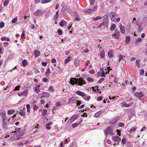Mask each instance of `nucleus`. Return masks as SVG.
Returning a JSON list of instances; mask_svg holds the SVG:
<instances>
[{
	"label": "nucleus",
	"mask_w": 147,
	"mask_h": 147,
	"mask_svg": "<svg viewBox=\"0 0 147 147\" xmlns=\"http://www.w3.org/2000/svg\"><path fill=\"white\" fill-rule=\"evenodd\" d=\"M97 8V7L95 6L92 9H86L83 10V11L87 14H89L95 11Z\"/></svg>",
	"instance_id": "obj_1"
},
{
	"label": "nucleus",
	"mask_w": 147,
	"mask_h": 147,
	"mask_svg": "<svg viewBox=\"0 0 147 147\" xmlns=\"http://www.w3.org/2000/svg\"><path fill=\"white\" fill-rule=\"evenodd\" d=\"M104 132L106 135H107L108 133L110 135L112 134L113 133L112 129L110 126L108 127L106 129H104Z\"/></svg>",
	"instance_id": "obj_2"
},
{
	"label": "nucleus",
	"mask_w": 147,
	"mask_h": 147,
	"mask_svg": "<svg viewBox=\"0 0 147 147\" xmlns=\"http://www.w3.org/2000/svg\"><path fill=\"white\" fill-rule=\"evenodd\" d=\"M49 94L47 92H43L38 95L39 98L40 99L44 97H49Z\"/></svg>",
	"instance_id": "obj_3"
},
{
	"label": "nucleus",
	"mask_w": 147,
	"mask_h": 147,
	"mask_svg": "<svg viewBox=\"0 0 147 147\" xmlns=\"http://www.w3.org/2000/svg\"><path fill=\"white\" fill-rule=\"evenodd\" d=\"M117 14L116 13L111 12L110 13V18L111 21L113 22H115L116 21L115 17L117 16Z\"/></svg>",
	"instance_id": "obj_4"
},
{
	"label": "nucleus",
	"mask_w": 147,
	"mask_h": 147,
	"mask_svg": "<svg viewBox=\"0 0 147 147\" xmlns=\"http://www.w3.org/2000/svg\"><path fill=\"white\" fill-rule=\"evenodd\" d=\"M14 132L19 136H22L24 133V131L22 130L21 128H19L17 131H14Z\"/></svg>",
	"instance_id": "obj_5"
},
{
	"label": "nucleus",
	"mask_w": 147,
	"mask_h": 147,
	"mask_svg": "<svg viewBox=\"0 0 147 147\" xmlns=\"http://www.w3.org/2000/svg\"><path fill=\"white\" fill-rule=\"evenodd\" d=\"M78 115H75L72 116L68 120V122L69 123L73 122L74 120L78 118Z\"/></svg>",
	"instance_id": "obj_6"
},
{
	"label": "nucleus",
	"mask_w": 147,
	"mask_h": 147,
	"mask_svg": "<svg viewBox=\"0 0 147 147\" xmlns=\"http://www.w3.org/2000/svg\"><path fill=\"white\" fill-rule=\"evenodd\" d=\"M134 95L138 98L142 97L144 96L143 92H137L134 93Z\"/></svg>",
	"instance_id": "obj_7"
},
{
	"label": "nucleus",
	"mask_w": 147,
	"mask_h": 147,
	"mask_svg": "<svg viewBox=\"0 0 147 147\" xmlns=\"http://www.w3.org/2000/svg\"><path fill=\"white\" fill-rule=\"evenodd\" d=\"M112 139L115 142H117L118 141V143H119V141H121V139L118 136H114Z\"/></svg>",
	"instance_id": "obj_8"
},
{
	"label": "nucleus",
	"mask_w": 147,
	"mask_h": 147,
	"mask_svg": "<svg viewBox=\"0 0 147 147\" xmlns=\"http://www.w3.org/2000/svg\"><path fill=\"white\" fill-rule=\"evenodd\" d=\"M119 27L121 32L123 34H124L125 32V27L121 24L120 25Z\"/></svg>",
	"instance_id": "obj_9"
},
{
	"label": "nucleus",
	"mask_w": 147,
	"mask_h": 147,
	"mask_svg": "<svg viewBox=\"0 0 147 147\" xmlns=\"http://www.w3.org/2000/svg\"><path fill=\"white\" fill-rule=\"evenodd\" d=\"M76 94L82 97L86 95V94L85 93L80 91H77L76 92Z\"/></svg>",
	"instance_id": "obj_10"
},
{
	"label": "nucleus",
	"mask_w": 147,
	"mask_h": 147,
	"mask_svg": "<svg viewBox=\"0 0 147 147\" xmlns=\"http://www.w3.org/2000/svg\"><path fill=\"white\" fill-rule=\"evenodd\" d=\"M42 10H38L34 13V14L36 16H40L42 14Z\"/></svg>",
	"instance_id": "obj_11"
},
{
	"label": "nucleus",
	"mask_w": 147,
	"mask_h": 147,
	"mask_svg": "<svg viewBox=\"0 0 147 147\" xmlns=\"http://www.w3.org/2000/svg\"><path fill=\"white\" fill-rule=\"evenodd\" d=\"M28 91L27 90H26L24 91L23 92H20L18 94V95L19 96H21L22 95H24V96H26L27 94Z\"/></svg>",
	"instance_id": "obj_12"
},
{
	"label": "nucleus",
	"mask_w": 147,
	"mask_h": 147,
	"mask_svg": "<svg viewBox=\"0 0 147 147\" xmlns=\"http://www.w3.org/2000/svg\"><path fill=\"white\" fill-rule=\"evenodd\" d=\"M8 125V124L7 123L5 122V121H4V122L2 121V126L3 128L7 129Z\"/></svg>",
	"instance_id": "obj_13"
},
{
	"label": "nucleus",
	"mask_w": 147,
	"mask_h": 147,
	"mask_svg": "<svg viewBox=\"0 0 147 147\" xmlns=\"http://www.w3.org/2000/svg\"><path fill=\"white\" fill-rule=\"evenodd\" d=\"M34 55L36 57H38L40 55V52L39 51H37V50H34Z\"/></svg>",
	"instance_id": "obj_14"
},
{
	"label": "nucleus",
	"mask_w": 147,
	"mask_h": 147,
	"mask_svg": "<svg viewBox=\"0 0 147 147\" xmlns=\"http://www.w3.org/2000/svg\"><path fill=\"white\" fill-rule=\"evenodd\" d=\"M75 98L74 97H71V98H69V99L68 101V103H74L75 102Z\"/></svg>",
	"instance_id": "obj_15"
},
{
	"label": "nucleus",
	"mask_w": 147,
	"mask_h": 147,
	"mask_svg": "<svg viewBox=\"0 0 147 147\" xmlns=\"http://www.w3.org/2000/svg\"><path fill=\"white\" fill-rule=\"evenodd\" d=\"M80 63V60L78 59H76L74 62V64L76 67L78 66Z\"/></svg>",
	"instance_id": "obj_16"
},
{
	"label": "nucleus",
	"mask_w": 147,
	"mask_h": 147,
	"mask_svg": "<svg viewBox=\"0 0 147 147\" xmlns=\"http://www.w3.org/2000/svg\"><path fill=\"white\" fill-rule=\"evenodd\" d=\"M52 125V123L49 122L46 124V127L47 129L49 130L51 129V127L50 126V125Z\"/></svg>",
	"instance_id": "obj_17"
},
{
	"label": "nucleus",
	"mask_w": 147,
	"mask_h": 147,
	"mask_svg": "<svg viewBox=\"0 0 147 147\" xmlns=\"http://www.w3.org/2000/svg\"><path fill=\"white\" fill-rule=\"evenodd\" d=\"M0 115L1 117V119L2 120V121H5V118L6 117L5 115L3 113H1L0 114Z\"/></svg>",
	"instance_id": "obj_18"
},
{
	"label": "nucleus",
	"mask_w": 147,
	"mask_h": 147,
	"mask_svg": "<svg viewBox=\"0 0 147 147\" xmlns=\"http://www.w3.org/2000/svg\"><path fill=\"white\" fill-rule=\"evenodd\" d=\"M121 105L124 107H129V105L126 103H125L124 102H123L121 103Z\"/></svg>",
	"instance_id": "obj_19"
},
{
	"label": "nucleus",
	"mask_w": 147,
	"mask_h": 147,
	"mask_svg": "<svg viewBox=\"0 0 147 147\" xmlns=\"http://www.w3.org/2000/svg\"><path fill=\"white\" fill-rule=\"evenodd\" d=\"M84 84H86V83L85 80H83V81H79L78 85L81 86L83 85Z\"/></svg>",
	"instance_id": "obj_20"
},
{
	"label": "nucleus",
	"mask_w": 147,
	"mask_h": 147,
	"mask_svg": "<svg viewBox=\"0 0 147 147\" xmlns=\"http://www.w3.org/2000/svg\"><path fill=\"white\" fill-rule=\"evenodd\" d=\"M66 23V22L65 21L62 20L59 23V24L61 26L63 27L64 26V24Z\"/></svg>",
	"instance_id": "obj_21"
},
{
	"label": "nucleus",
	"mask_w": 147,
	"mask_h": 147,
	"mask_svg": "<svg viewBox=\"0 0 147 147\" xmlns=\"http://www.w3.org/2000/svg\"><path fill=\"white\" fill-rule=\"evenodd\" d=\"M113 53V52L112 50H110L108 51V54L110 57L112 58L113 57V55L112 54Z\"/></svg>",
	"instance_id": "obj_22"
},
{
	"label": "nucleus",
	"mask_w": 147,
	"mask_h": 147,
	"mask_svg": "<svg viewBox=\"0 0 147 147\" xmlns=\"http://www.w3.org/2000/svg\"><path fill=\"white\" fill-rule=\"evenodd\" d=\"M101 114V111H99L95 113L94 115V117H98Z\"/></svg>",
	"instance_id": "obj_23"
},
{
	"label": "nucleus",
	"mask_w": 147,
	"mask_h": 147,
	"mask_svg": "<svg viewBox=\"0 0 147 147\" xmlns=\"http://www.w3.org/2000/svg\"><path fill=\"white\" fill-rule=\"evenodd\" d=\"M75 78H72L70 79V82L71 84L73 85H74V84H75Z\"/></svg>",
	"instance_id": "obj_24"
},
{
	"label": "nucleus",
	"mask_w": 147,
	"mask_h": 147,
	"mask_svg": "<svg viewBox=\"0 0 147 147\" xmlns=\"http://www.w3.org/2000/svg\"><path fill=\"white\" fill-rule=\"evenodd\" d=\"M105 51L104 50H102L101 51L100 53V57L101 58H103L105 56Z\"/></svg>",
	"instance_id": "obj_25"
},
{
	"label": "nucleus",
	"mask_w": 147,
	"mask_h": 147,
	"mask_svg": "<svg viewBox=\"0 0 147 147\" xmlns=\"http://www.w3.org/2000/svg\"><path fill=\"white\" fill-rule=\"evenodd\" d=\"M130 38L129 36H127L125 37V42L126 43H128L130 41Z\"/></svg>",
	"instance_id": "obj_26"
},
{
	"label": "nucleus",
	"mask_w": 147,
	"mask_h": 147,
	"mask_svg": "<svg viewBox=\"0 0 147 147\" xmlns=\"http://www.w3.org/2000/svg\"><path fill=\"white\" fill-rule=\"evenodd\" d=\"M83 98L84 99V100H89L90 98V96H88L86 94L84 96H83Z\"/></svg>",
	"instance_id": "obj_27"
},
{
	"label": "nucleus",
	"mask_w": 147,
	"mask_h": 147,
	"mask_svg": "<svg viewBox=\"0 0 147 147\" xmlns=\"http://www.w3.org/2000/svg\"><path fill=\"white\" fill-rule=\"evenodd\" d=\"M15 111L13 110H9L7 111V114L8 115H11L15 112Z\"/></svg>",
	"instance_id": "obj_28"
},
{
	"label": "nucleus",
	"mask_w": 147,
	"mask_h": 147,
	"mask_svg": "<svg viewBox=\"0 0 147 147\" xmlns=\"http://www.w3.org/2000/svg\"><path fill=\"white\" fill-rule=\"evenodd\" d=\"M116 25L114 24H113L111 25V27L110 28V30L111 31H113L116 28Z\"/></svg>",
	"instance_id": "obj_29"
},
{
	"label": "nucleus",
	"mask_w": 147,
	"mask_h": 147,
	"mask_svg": "<svg viewBox=\"0 0 147 147\" xmlns=\"http://www.w3.org/2000/svg\"><path fill=\"white\" fill-rule=\"evenodd\" d=\"M47 114V110L46 109H44L42 110V115L43 116H45Z\"/></svg>",
	"instance_id": "obj_30"
},
{
	"label": "nucleus",
	"mask_w": 147,
	"mask_h": 147,
	"mask_svg": "<svg viewBox=\"0 0 147 147\" xmlns=\"http://www.w3.org/2000/svg\"><path fill=\"white\" fill-rule=\"evenodd\" d=\"M117 120L115 119L113 120L112 121H110L109 123L111 125H113L115 124L117 122Z\"/></svg>",
	"instance_id": "obj_31"
},
{
	"label": "nucleus",
	"mask_w": 147,
	"mask_h": 147,
	"mask_svg": "<svg viewBox=\"0 0 147 147\" xmlns=\"http://www.w3.org/2000/svg\"><path fill=\"white\" fill-rule=\"evenodd\" d=\"M22 64L23 67H25L27 64V62L25 60H24L22 62Z\"/></svg>",
	"instance_id": "obj_32"
},
{
	"label": "nucleus",
	"mask_w": 147,
	"mask_h": 147,
	"mask_svg": "<svg viewBox=\"0 0 147 147\" xmlns=\"http://www.w3.org/2000/svg\"><path fill=\"white\" fill-rule=\"evenodd\" d=\"M52 0H42L41 3H45L50 2Z\"/></svg>",
	"instance_id": "obj_33"
},
{
	"label": "nucleus",
	"mask_w": 147,
	"mask_h": 147,
	"mask_svg": "<svg viewBox=\"0 0 147 147\" xmlns=\"http://www.w3.org/2000/svg\"><path fill=\"white\" fill-rule=\"evenodd\" d=\"M112 36L114 37V38L116 39H119V36L117 35V34H115V33L113 34L112 35Z\"/></svg>",
	"instance_id": "obj_34"
},
{
	"label": "nucleus",
	"mask_w": 147,
	"mask_h": 147,
	"mask_svg": "<svg viewBox=\"0 0 147 147\" xmlns=\"http://www.w3.org/2000/svg\"><path fill=\"white\" fill-rule=\"evenodd\" d=\"M26 107L27 108V111L28 113H29L30 112V106L29 104H27L26 105Z\"/></svg>",
	"instance_id": "obj_35"
},
{
	"label": "nucleus",
	"mask_w": 147,
	"mask_h": 147,
	"mask_svg": "<svg viewBox=\"0 0 147 147\" xmlns=\"http://www.w3.org/2000/svg\"><path fill=\"white\" fill-rule=\"evenodd\" d=\"M136 65L138 67H140V60L139 59H137L136 61Z\"/></svg>",
	"instance_id": "obj_36"
},
{
	"label": "nucleus",
	"mask_w": 147,
	"mask_h": 147,
	"mask_svg": "<svg viewBox=\"0 0 147 147\" xmlns=\"http://www.w3.org/2000/svg\"><path fill=\"white\" fill-rule=\"evenodd\" d=\"M57 32H58V34L60 35H61L63 34L62 32L63 31L62 30H61L60 29H58L57 30Z\"/></svg>",
	"instance_id": "obj_37"
},
{
	"label": "nucleus",
	"mask_w": 147,
	"mask_h": 147,
	"mask_svg": "<svg viewBox=\"0 0 147 147\" xmlns=\"http://www.w3.org/2000/svg\"><path fill=\"white\" fill-rule=\"evenodd\" d=\"M70 61V57H68L67 59L65 60V63L67 64Z\"/></svg>",
	"instance_id": "obj_38"
},
{
	"label": "nucleus",
	"mask_w": 147,
	"mask_h": 147,
	"mask_svg": "<svg viewBox=\"0 0 147 147\" xmlns=\"http://www.w3.org/2000/svg\"><path fill=\"white\" fill-rule=\"evenodd\" d=\"M102 18L100 16H98L95 18H94L93 19V20L94 21H95L101 19H102Z\"/></svg>",
	"instance_id": "obj_39"
},
{
	"label": "nucleus",
	"mask_w": 147,
	"mask_h": 147,
	"mask_svg": "<svg viewBox=\"0 0 147 147\" xmlns=\"http://www.w3.org/2000/svg\"><path fill=\"white\" fill-rule=\"evenodd\" d=\"M114 33H115V34H117V35L118 36H119L120 32L117 29H116L115 30Z\"/></svg>",
	"instance_id": "obj_40"
},
{
	"label": "nucleus",
	"mask_w": 147,
	"mask_h": 147,
	"mask_svg": "<svg viewBox=\"0 0 147 147\" xmlns=\"http://www.w3.org/2000/svg\"><path fill=\"white\" fill-rule=\"evenodd\" d=\"M119 59V62H120L121 60L123 59V57H125V56H123V55H120L118 56Z\"/></svg>",
	"instance_id": "obj_41"
},
{
	"label": "nucleus",
	"mask_w": 147,
	"mask_h": 147,
	"mask_svg": "<svg viewBox=\"0 0 147 147\" xmlns=\"http://www.w3.org/2000/svg\"><path fill=\"white\" fill-rule=\"evenodd\" d=\"M87 80L89 82H92L93 81V79L90 77H88L87 78Z\"/></svg>",
	"instance_id": "obj_42"
},
{
	"label": "nucleus",
	"mask_w": 147,
	"mask_h": 147,
	"mask_svg": "<svg viewBox=\"0 0 147 147\" xmlns=\"http://www.w3.org/2000/svg\"><path fill=\"white\" fill-rule=\"evenodd\" d=\"M9 0H5V1L3 3V5L5 6H6L7 5L9 2Z\"/></svg>",
	"instance_id": "obj_43"
},
{
	"label": "nucleus",
	"mask_w": 147,
	"mask_h": 147,
	"mask_svg": "<svg viewBox=\"0 0 147 147\" xmlns=\"http://www.w3.org/2000/svg\"><path fill=\"white\" fill-rule=\"evenodd\" d=\"M78 124H79L78 123H74L72 124V126L73 128H75L79 125Z\"/></svg>",
	"instance_id": "obj_44"
},
{
	"label": "nucleus",
	"mask_w": 147,
	"mask_h": 147,
	"mask_svg": "<svg viewBox=\"0 0 147 147\" xmlns=\"http://www.w3.org/2000/svg\"><path fill=\"white\" fill-rule=\"evenodd\" d=\"M126 142V139L125 138H123L121 140V143L123 145L125 144Z\"/></svg>",
	"instance_id": "obj_45"
},
{
	"label": "nucleus",
	"mask_w": 147,
	"mask_h": 147,
	"mask_svg": "<svg viewBox=\"0 0 147 147\" xmlns=\"http://www.w3.org/2000/svg\"><path fill=\"white\" fill-rule=\"evenodd\" d=\"M19 114L20 115L22 116H23L25 115V113L23 111H20L19 112Z\"/></svg>",
	"instance_id": "obj_46"
},
{
	"label": "nucleus",
	"mask_w": 147,
	"mask_h": 147,
	"mask_svg": "<svg viewBox=\"0 0 147 147\" xmlns=\"http://www.w3.org/2000/svg\"><path fill=\"white\" fill-rule=\"evenodd\" d=\"M105 71L103 70L101 73V74L100 75V76L102 77H105Z\"/></svg>",
	"instance_id": "obj_47"
},
{
	"label": "nucleus",
	"mask_w": 147,
	"mask_h": 147,
	"mask_svg": "<svg viewBox=\"0 0 147 147\" xmlns=\"http://www.w3.org/2000/svg\"><path fill=\"white\" fill-rule=\"evenodd\" d=\"M140 71V75L141 76L142 75L144 74V71L143 69H141Z\"/></svg>",
	"instance_id": "obj_48"
},
{
	"label": "nucleus",
	"mask_w": 147,
	"mask_h": 147,
	"mask_svg": "<svg viewBox=\"0 0 147 147\" xmlns=\"http://www.w3.org/2000/svg\"><path fill=\"white\" fill-rule=\"evenodd\" d=\"M49 91H51V92H54V90H53V88L52 86H50L49 88Z\"/></svg>",
	"instance_id": "obj_49"
},
{
	"label": "nucleus",
	"mask_w": 147,
	"mask_h": 147,
	"mask_svg": "<svg viewBox=\"0 0 147 147\" xmlns=\"http://www.w3.org/2000/svg\"><path fill=\"white\" fill-rule=\"evenodd\" d=\"M38 108V106L36 104H34L33 106V109L34 111H35L36 109Z\"/></svg>",
	"instance_id": "obj_50"
},
{
	"label": "nucleus",
	"mask_w": 147,
	"mask_h": 147,
	"mask_svg": "<svg viewBox=\"0 0 147 147\" xmlns=\"http://www.w3.org/2000/svg\"><path fill=\"white\" fill-rule=\"evenodd\" d=\"M58 15H55L53 17V20L54 21H56L58 17Z\"/></svg>",
	"instance_id": "obj_51"
},
{
	"label": "nucleus",
	"mask_w": 147,
	"mask_h": 147,
	"mask_svg": "<svg viewBox=\"0 0 147 147\" xmlns=\"http://www.w3.org/2000/svg\"><path fill=\"white\" fill-rule=\"evenodd\" d=\"M118 125L119 127H122L124 125V124L123 123H119L118 124Z\"/></svg>",
	"instance_id": "obj_52"
},
{
	"label": "nucleus",
	"mask_w": 147,
	"mask_h": 147,
	"mask_svg": "<svg viewBox=\"0 0 147 147\" xmlns=\"http://www.w3.org/2000/svg\"><path fill=\"white\" fill-rule=\"evenodd\" d=\"M4 26V23L3 22H1L0 23V28H3Z\"/></svg>",
	"instance_id": "obj_53"
},
{
	"label": "nucleus",
	"mask_w": 147,
	"mask_h": 147,
	"mask_svg": "<svg viewBox=\"0 0 147 147\" xmlns=\"http://www.w3.org/2000/svg\"><path fill=\"white\" fill-rule=\"evenodd\" d=\"M104 80L105 79L104 78H101L99 80L98 82L99 83H101L102 81H104Z\"/></svg>",
	"instance_id": "obj_54"
},
{
	"label": "nucleus",
	"mask_w": 147,
	"mask_h": 147,
	"mask_svg": "<svg viewBox=\"0 0 147 147\" xmlns=\"http://www.w3.org/2000/svg\"><path fill=\"white\" fill-rule=\"evenodd\" d=\"M50 73V70L49 68H48L47 69V71L45 73L46 74H49Z\"/></svg>",
	"instance_id": "obj_55"
},
{
	"label": "nucleus",
	"mask_w": 147,
	"mask_h": 147,
	"mask_svg": "<svg viewBox=\"0 0 147 147\" xmlns=\"http://www.w3.org/2000/svg\"><path fill=\"white\" fill-rule=\"evenodd\" d=\"M75 84H77L78 83V81H79V80H78V78H75Z\"/></svg>",
	"instance_id": "obj_56"
},
{
	"label": "nucleus",
	"mask_w": 147,
	"mask_h": 147,
	"mask_svg": "<svg viewBox=\"0 0 147 147\" xmlns=\"http://www.w3.org/2000/svg\"><path fill=\"white\" fill-rule=\"evenodd\" d=\"M105 23L107 24L108 23L104 22L100 24V25L98 26V28L101 27L102 25H104Z\"/></svg>",
	"instance_id": "obj_57"
},
{
	"label": "nucleus",
	"mask_w": 147,
	"mask_h": 147,
	"mask_svg": "<svg viewBox=\"0 0 147 147\" xmlns=\"http://www.w3.org/2000/svg\"><path fill=\"white\" fill-rule=\"evenodd\" d=\"M142 40L141 38H138L135 42V43H137L138 42H140Z\"/></svg>",
	"instance_id": "obj_58"
},
{
	"label": "nucleus",
	"mask_w": 147,
	"mask_h": 147,
	"mask_svg": "<svg viewBox=\"0 0 147 147\" xmlns=\"http://www.w3.org/2000/svg\"><path fill=\"white\" fill-rule=\"evenodd\" d=\"M90 4L91 5H92L94 4L95 2V0H89Z\"/></svg>",
	"instance_id": "obj_59"
},
{
	"label": "nucleus",
	"mask_w": 147,
	"mask_h": 147,
	"mask_svg": "<svg viewBox=\"0 0 147 147\" xmlns=\"http://www.w3.org/2000/svg\"><path fill=\"white\" fill-rule=\"evenodd\" d=\"M20 86L19 85H18L16 87L14 90V91L18 90H19V88Z\"/></svg>",
	"instance_id": "obj_60"
},
{
	"label": "nucleus",
	"mask_w": 147,
	"mask_h": 147,
	"mask_svg": "<svg viewBox=\"0 0 147 147\" xmlns=\"http://www.w3.org/2000/svg\"><path fill=\"white\" fill-rule=\"evenodd\" d=\"M17 20V18H14L13 20H12V22L13 23H15L16 22V21Z\"/></svg>",
	"instance_id": "obj_61"
},
{
	"label": "nucleus",
	"mask_w": 147,
	"mask_h": 147,
	"mask_svg": "<svg viewBox=\"0 0 147 147\" xmlns=\"http://www.w3.org/2000/svg\"><path fill=\"white\" fill-rule=\"evenodd\" d=\"M42 81L43 82H47L48 81V79L45 78H44L42 79Z\"/></svg>",
	"instance_id": "obj_62"
},
{
	"label": "nucleus",
	"mask_w": 147,
	"mask_h": 147,
	"mask_svg": "<svg viewBox=\"0 0 147 147\" xmlns=\"http://www.w3.org/2000/svg\"><path fill=\"white\" fill-rule=\"evenodd\" d=\"M35 90L37 93L38 92L40 91L39 88L37 87H35Z\"/></svg>",
	"instance_id": "obj_63"
},
{
	"label": "nucleus",
	"mask_w": 147,
	"mask_h": 147,
	"mask_svg": "<svg viewBox=\"0 0 147 147\" xmlns=\"http://www.w3.org/2000/svg\"><path fill=\"white\" fill-rule=\"evenodd\" d=\"M102 97L101 96H99L97 99V100L98 101H100L102 100Z\"/></svg>",
	"instance_id": "obj_64"
}]
</instances>
